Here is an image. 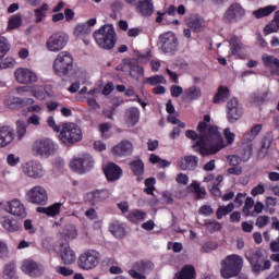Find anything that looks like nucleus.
Returning a JSON list of instances; mask_svg holds the SVG:
<instances>
[{
  "label": "nucleus",
  "mask_w": 279,
  "mask_h": 279,
  "mask_svg": "<svg viewBox=\"0 0 279 279\" xmlns=\"http://www.w3.org/2000/svg\"><path fill=\"white\" fill-rule=\"evenodd\" d=\"M208 123H210V116L205 114L204 121H201L197 126L198 134L203 135L192 145L194 151H197L201 156H213L226 147L219 128Z\"/></svg>",
  "instance_id": "nucleus-1"
},
{
  "label": "nucleus",
  "mask_w": 279,
  "mask_h": 279,
  "mask_svg": "<svg viewBox=\"0 0 279 279\" xmlns=\"http://www.w3.org/2000/svg\"><path fill=\"white\" fill-rule=\"evenodd\" d=\"M93 37L98 47L107 51L114 49V45H117V32L112 24L102 25L99 29L94 32Z\"/></svg>",
  "instance_id": "nucleus-2"
},
{
  "label": "nucleus",
  "mask_w": 279,
  "mask_h": 279,
  "mask_svg": "<svg viewBox=\"0 0 279 279\" xmlns=\"http://www.w3.org/2000/svg\"><path fill=\"white\" fill-rule=\"evenodd\" d=\"M82 128L73 122H65L61 124V131L59 134V140L66 147H71V145H75V143H80L82 141Z\"/></svg>",
  "instance_id": "nucleus-3"
},
{
  "label": "nucleus",
  "mask_w": 279,
  "mask_h": 279,
  "mask_svg": "<svg viewBox=\"0 0 279 279\" xmlns=\"http://www.w3.org/2000/svg\"><path fill=\"white\" fill-rule=\"evenodd\" d=\"M243 258L239 255H229L221 260L220 276L225 279L235 278L241 274Z\"/></svg>",
  "instance_id": "nucleus-4"
},
{
  "label": "nucleus",
  "mask_w": 279,
  "mask_h": 279,
  "mask_svg": "<svg viewBox=\"0 0 279 279\" xmlns=\"http://www.w3.org/2000/svg\"><path fill=\"white\" fill-rule=\"evenodd\" d=\"M245 258L252 267L253 274H260L265 269H271V260L265 259L260 248H251L245 253Z\"/></svg>",
  "instance_id": "nucleus-5"
},
{
  "label": "nucleus",
  "mask_w": 279,
  "mask_h": 279,
  "mask_svg": "<svg viewBox=\"0 0 279 279\" xmlns=\"http://www.w3.org/2000/svg\"><path fill=\"white\" fill-rule=\"evenodd\" d=\"M54 75L58 77H68L73 71V56L69 51H61L53 61Z\"/></svg>",
  "instance_id": "nucleus-6"
},
{
  "label": "nucleus",
  "mask_w": 279,
  "mask_h": 279,
  "mask_svg": "<svg viewBox=\"0 0 279 279\" xmlns=\"http://www.w3.org/2000/svg\"><path fill=\"white\" fill-rule=\"evenodd\" d=\"M99 260H101V254L98 251L87 250L78 256L77 265L80 269L90 271V269H95L99 265Z\"/></svg>",
  "instance_id": "nucleus-7"
},
{
  "label": "nucleus",
  "mask_w": 279,
  "mask_h": 279,
  "mask_svg": "<svg viewBox=\"0 0 279 279\" xmlns=\"http://www.w3.org/2000/svg\"><path fill=\"white\" fill-rule=\"evenodd\" d=\"M33 151L41 158H49V156H56L58 144L49 138L37 140L33 145Z\"/></svg>",
  "instance_id": "nucleus-8"
},
{
  "label": "nucleus",
  "mask_w": 279,
  "mask_h": 279,
  "mask_svg": "<svg viewBox=\"0 0 279 279\" xmlns=\"http://www.w3.org/2000/svg\"><path fill=\"white\" fill-rule=\"evenodd\" d=\"M154 262L149 259H140L132 264V269L129 270V276L133 279H147L143 274L154 271Z\"/></svg>",
  "instance_id": "nucleus-9"
},
{
  "label": "nucleus",
  "mask_w": 279,
  "mask_h": 279,
  "mask_svg": "<svg viewBox=\"0 0 279 279\" xmlns=\"http://www.w3.org/2000/svg\"><path fill=\"white\" fill-rule=\"evenodd\" d=\"M178 37L173 32H167L159 36V47L163 53L173 56L179 47Z\"/></svg>",
  "instance_id": "nucleus-10"
},
{
  "label": "nucleus",
  "mask_w": 279,
  "mask_h": 279,
  "mask_svg": "<svg viewBox=\"0 0 279 279\" xmlns=\"http://www.w3.org/2000/svg\"><path fill=\"white\" fill-rule=\"evenodd\" d=\"M69 43V36L66 34L58 32L52 34L46 41V49L48 51H52L53 53H58V51H62L66 47Z\"/></svg>",
  "instance_id": "nucleus-11"
},
{
  "label": "nucleus",
  "mask_w": 279,
  "mask_h": 279,
  "mask_svg": "<svg viewBox=\"0 0 279 279\" xmlns=\"http://www.w3.org/2000/svg\"><path fill=\"white\" fill-rule=\"evenodd\" d=\"M227 119L229 123H236L243 117L245 110L243 105L239 102V98L233 97L227 102Z\"/></svg>",
  "instance_id": "nucleus-12"
},
{
  "label": "nucleus",
  "mask_w": 279,
  "mask_h": 279,
  "mask_svg": "<svg viewBox=\"0 0 279 279\" xmlns=\"http://www.w3.org/2000/svg\"><path fill=\"white\" fill-rule=\"evenodd\" d=\"M22 272L29 278H40L45 274L43 265L36 263L34 259H24L21 266Z\"/></svg>",
  "instance_id": "nucleus-13"
},
{
  "label": "nucleus",
  "mask_w": 279,
  "mask_h": 279,
  "mask_svg": "<svg viewBox=\"0 0 279 279\" xmlns=\"http://www.w3.org/2000/svg\"><path fill=\"white\" fill-rule=\"evenodd\" d=\"M245 16V9L239 3L231 4L222 16L223 23H239Z\"/></svg>",
  "instance_id": "nucleus-14"
},
{
  "label": "nucleus",
  "mask_w": 279,
  "mask_h": 279,
  "mask_svg": "<svg viewBox=\"0 0 279 279\" xmlns=\"http://www.w3.org/2000/svg\"><path fill=\"white\" fill-rule=\"evenodd\" d=\"M28 202L31 204H36L37 206H45L49 201L47 195V190L43 186H34L27 192Z\"/></svg>",
  "instance_id": "nucleus-15"
},
{
  "label": "nucleus",
  "mask_w": 279,
  "mask_h": 279,
  "mask_svg": "<svg viewBox=\"0 0 279 279\" xmlns=\"http://www.w3.org/2000/svg\"><path fill=\"white\" fill-rule=\"evenodd\" d=\"M14 76L19 84H35V82H38V74L25 68L16 69L14 72Z\"/></svg>",
  "instance_id": "nucleus-16"
},
{
  "label": "nucleus",
  "mask_w": 279,
  "mask_h": 279,
  "mask_svg": "<svg viewBox=\"0 0 279 279\" xmlns=\"http://www.w3.org/2000/svg\"><path fill=\"white\" fill-rule=\"evenodd\" d=\"M36 101L34 100V98H19L15 97L11 100V108H25V106H29L27 107V112H40V110H43V108L40 107V105H34Z\"/></svg>",
  "instance_id": "nucleus-17"
},
{
  "label": "nucleus",
  "mask_w": 279,
  "mask_h": 279,
  "mask_svg": "<svg viewBox=\"0 0 279 279\" xmlns=\"http://www.w3.org/2000/svg\"><path fill=\"white\" fill-rule=\"evenodd\" d=\"M22 171L27 178H33L34 180L43 178V165L38 161L31 160L25 162L22 167Z\"/></svg>",
  "instance_id": "nucleus-18"
},
{
  "label": "nucleus",
  "mask_w": 279,
  "mask_h": 279,
  "mask_svg": "<svg viewBox=\"0 0 279 279\" xmlns=\"http://www.w3.org/2000/svg\"><path fill=\"white\" fill-rule=\"evenodd\" d=\"M110 197V191L104 190H95L85 195V199L90 204V206H97V204H101V202H106Z\"/></svg>",
  "instance_id": "nucleus-19"
},
{
  "label": "nucleus",
  "mask_w": 279,
  "mask_h": 279,
  "mask_svg": "<svg viewBox=\"0 0 279 279\" xmlns=\"http://www.w3.org/2000/svg\"><path fill=\"white\" fill-rule=\"evenodd\" d=\"M175 16V14H179V16H184L186 14V7L184 4H180L178 8L173 4L169 5V8L165 12L157 11V17L155 20L156 23H162L165 21V16Z\"/></svg>",
  "instance_id": "nucleus-20"
},
{
  "label": "nucleus",
  "mask_w": 279,
  "mask_h": 279,
  "mask_svg": "<svg viewBox=\"0 0 279 279\" xmlns=\"http://www.w3.org/2000/svg\"><path fill=\"white\" fill-rule=\"evenodd\" d=\"M104 173L109 182H117V180H121V175H123V169H121V167L114 162H109L104 168Z\"/></svg>",
  "instance_id": "nucleus-21"
},
{
  "label": "nucleus",
  "mask_w": 279,
  "mask_h": 279,
  "mask_svg": "<svg viewBox=\"0 0 279 279\" xmlns=\"http://www.w3.org/2000/svg\"><path fill=\"white\" fill-rule=\"evenodd\" d=\"M132 151H134V147L132 146V142L124 140L120 142L118 145L113 146L111 153L113 156H118L119 158H123L125 156H132Z\"/></svg>",
  "instance_id": "nucleus-22"
},
{
  "label": "nucleus",
  "mask_w": 279,
  "mask_h": 279,
  "mask_svg": "<svg viewBox=\"0 0 279 279\" xmlns=\"http://www.w3.org/2000/svg\"><path fill=\"white\" fill-rule=\"evenodd\" d=\"M7 213L14 215V217H21L25 219L27 217V211L25 210V205L21 201L14 198L8 202Z\"/></svg>",
  "instance_id": "nucleus-23"
},
{
  "label": "nucleus",
  "mask_w": 279,
  "mask_h": 279,
  "mask_svg": "<svg viewBox=\"0 0 279 279\" xmlns=\"http://www.w3.org/2000/svg\"><path fill=\"white\" fill-rule=\"evenodd\" d=\"M0 225L7 232H19L23 225L17 219H14L8 215L0 216Z\"/></svg>",
  "instance_id": "nucleus-24"
},
{
  "label": "nucleus",
  "mask_w": 279,
  "mask_h": 279,
  "mask_svg": "<svg viewBox=\"0 0 279 279\" xmlns=\"http://www.w3.org/2000/svg\"><path fill=\"white\" fill-rule=\"evenodd\" d=\"M60 256L63 265H73V263H75V251L71 248L69 242L61 243Z\"/></svg>",
  "instance_id": "nucleus-25"
},
{
  "label": "nucleus",
  "mask_w": 279,
  "mask_h": 279,
  "mask_svg": "<svg viewBox=\"0 0 279 279\" xmlns=\"http://www.w3.org/2000/svg\"><path fill=\"white\" fill-rule=\"evenodd\" d=\"M135 10L140 16L149 17L154 14V0H138Z\"/></svg>",
  "instance_id": "nucleus-26"
},
{
  "label": "nucleus",
  "mask_w": 279,
  "mask_h": 279,
  "mask_svg": "<svg viewBox=\"0 0 279 279\" xmlns=\"http://www.w3.org/2000/svg\"><path fill=\"white\" fill-rule=\"evenodd\" d=\"M199 165V157L195 155H187L181 159L179 167L181 171H195Z\"/></svg>",
  "instance_id": "nucleus-27"
},
{
  "label": "nucleus",
  "mask_w": 279,
  "mask_h": 279,
  "mask_svg": "<svg viewBox=\"0 0 279 279\" xmlns=\"http://www.w3.org/2000/svg\"><path fill=\"white\" fill-rule=\"evenodd\" d=\"M126 69H129L131 76H132V73H135V75H140V76L145 75V70L143 69V66H141L137 63H133L130 60L124 61L123 64H120L117 66V71L125 72Z\"/></svg>",
  "instance_id": "nucleus-28"
},
{
  "label": "nucleus",
  "mask_w": 279,
  "mask_h": 279,
  "mask_svg": "<svg viewBox=\"0 0 279 279\" xmlns=\"http://www.w3.org/2000/svg\"><path fill=\"white\" fill-rule=\"evenodd\" d=\"M14 141V129L10 126L0 128V147H8Z\"/></svg>",
  "instance_id": "nucleus-29"
},
{
  "label": "nucleus",
  "mask_w": 279,
  "mask_h": 279,
  "mask_svg": "<svg viewBox=\"0 0 279 279\" xmlns=\"http://www.w3.org/2000/svg\"><path fill=\"white\" fill-rule=\"evenodd\" d=\"M129 167L133 175H136L137 182H141L145 175V162L142 159H135L129 163Z\"/></svg>",
  "instance_id": "nucleus-30"
},
{
  "label": "nucleus",
  "mask_w": 279,
  "mask_h": 279,
  "mask_svg": "<svg viewBox=\"0 0 279 279\" xmlns=\"http://www.w3.org/2000/svg\"><path fill=\"white\" fill-rule=\"evenodd\" d=\"M187 27L193 31L195 34H199L204 29V21L199 17L198 14H193L186 22Z\"/></svg>",
  "instance_id": "nucleus-31"
},
{
  "label": "nucleus",
  "mask_w": 279,
  "mask_h": 279,
  "mask_svg": "<svg viewBox=\"0 0 279 279\" xmlns=\"http://www.w3.org/2000/svg\"><path fill=\"white\" fill-rule=\"evenodd\" d=\"M184 99H187V101H197L198 99H202V88L196 85L185 88Z\"/></svg>",
  "instance_id": "nucleus-32"
},
{
  "label": "nucleus",
  "mask_w": 279,
  "mask_h": 279,
  "mask_svg": "<svg viewBox=\"0 0 279 279\" xmlns=\"http://www.w3.org/2000/svg\"><path fill=\"white\" fill-rule=\"evenodd\" d=\"M125 116L128 125L134 128V125H136L141 119V111L136 107H131L126 110Z\"/></svg>",
  "instance_id": "nucleus-33"
},
{
  "label": "nucleus",
  "mask_w": 279,
  "mask_h": 279,
  "mask_svg": "<svg viewBox=\"0 0 279 279\" xmlns=\"http://www.w3.org/2000/svg\"><path fill=\"white\" fill-rule=\"evenodd\" d=\"M230 47H231V52L233 56H238V58L243 57V49L245 48V45L241 43V39L236 35L231 37L230 39Z\"/></svg>",
  "instance_id": "nucleus-34"
},
{
  "label": "nucleus",
  "mask_w": 279,
  "mask_h": 279,
  "mask_svg": "<svg viewBox=\"0 0 279 279\" xmlns=\"http://www.w3.org/2000/svg\"><path fill=\"white\" fill-rule=\"evenodd\" d=\"M230 98V88L228 86L220 85L215 94L213 101L214 104H223Z\"/></svg>",
  "instance_id": "nucleus-35"
},
{
  "label": "nucleus",
  "mask_w": 279,
  "mask_h": 279,
  "mask_svg": "<svg viewBox=\"0 0 279 279\" xmlns=\"http://www.w3.org/2000/svg\"><path fill=\"white\" fill-rule=\"evenodd\" d=\"M195 266L193 265H184L181 268V271L175 275L177 279H195Z\"/></svg>",
  "instance_id": "nucleus-36"
},
{
  "label": "nucleus",
  "mask_w": 279,
  "mask_h": 279,
  "mask_svg": "<svg viewBox=\"0 0 279 279\" xmlns=\"http://www.w3.org/2000/svg\"><path fill=\"white\" fill-rule=\"evenodd\" d=\"M279 29V10L275 12V16L270 23H268L264 27V34L268 36V34H274Z\"/></svg>",
  "instance_id": "nucleus-37"
},
{
  "label": "nucleus",
  "mask_w": 279,
  "mask_h": 279,
  "mask_svg": "<svg viewBox=\"0 0 279 279\" xmlns=\"http://www.w3.org/2000/svg\"><path fill=\"white\" fill-rule=\"evenodd\" d=\"M265 66L270 69L276 75H279V59L274 56H268L263 59Z\"/></svg>",
  "instance_id": "nucleus-38"
},
{
  "label": "nucleus",
  "mask_w": 279,
  "mask_h": 279,
  "mask_svg": "<svg viewBox=\"0 0 279 279\" xmlns=\"http://www.w3.org/2000/svg\"><path fill=\"white\" fill-rule=\"evenodd\" d=\"M147 214H145V211L141 210V209H132L126 218L129 219V221H131V223H138V221H144L145 217Z\"/></svg>",
  "instance_id": "nucleus-39"
},
{
  "label": "nucleus",
  "mask_w": 279,
  "mask_h": 279,
  "mask_svg": "<svg viewBox=\"0 0 279 279\" xmlns=\"http://www.w3.org/2000/svg\"><path fill=\"white\" fill-rule=\"evenodd\" d=\"M109 231L116 239H123L125 236V228H123V225L119 223L118 221L112 222L109 226Z\"/></svg>",
  "instance_id": "nucleus-40"
},
{
  "label": "nucleus",
  "mask_w": 279,
  "mask_h": 279,
  "mask_svg": "<svg viewBox=\"0 0 279 279\" xmlns=\"http://www.w3.org/2000/svg\"><path fill=\"white\" fill-rule=\"evenodd\" d=\"M269 97V93L264 92V93H254L251 96V104H255V106H263L265 101H267Z\"/></svg>",
  "instance_id": "nucleus-41"
},
{
  "label": "nucleus",
  "mask_w": 279,
  "mask_h": 279,
  "mask_svg": "<svg viewBox=\"0 0 279 279\" xmlns=\"http://www.w3.org/2000/svg\"><path fill=\"white\" fill-rule=\"evenodd\" d=\"M234 210V203H229L227 206H219L216 211L217 219H223L226 215H230Z\"/></svg>",
  "instance_id": "nucleus-42"
},
{
  "label": "nucleus",
  "mask_w": 279,
  "mask_h": 279,
  "mask_svg": "<svg viewBox=\"0 0 279 279\" xmlns=\"http://www.w3.org/2000/svg\"><path fill=\"white\" fill-rule=\"evenodd\" d=\"M272 12H276L275 5H268L265 8H260L253 12L255 19H264V16H269Z\"/></svg>",
  "instance_id": "nucleus-43"
},
{
  "label": "nucleus",
  "mask_w": 279,
  "mask_h": 279,
  "mask_svg": "<svg viewBox=\"0 0 279 279\" xmlns=\"http://www.w3.org/2000/svg\"><path fill=\"white\" fill-rule=\"evenodd\" d=\"M70 169L74 171V173L84 174V166L82 156L78 158H73L70 162Z\"/></svg>",
  "instance_id": "nucleus-44"
},
{
  "label": "nucleus",
  "mask_w": 279,
  "mask_h": 279,
  "mask_svg": "<svg viewBox=\"0 0 279 279\" xmlns=\"http://www.w3.org/2000/svg\"><path fill=\"white\" fill-rule=\"evenodd\" d=\"M49 11V4L43 3L38 9H35V23H43V19L47 16L45 12Z\"/></svg>",
  "instance_id": "nucleus-45"
},
{
  "label": "nucleus",
  "mask_w": 279,
  "mask_h": 279,
  "mask_svg": "<svg viewBox=\"0 0 279 279\" xmlns=\"http://www.w3.org/2000/svg\"><path fill=\"white\" fill-rule=\"evenodd\" d=\"M82 159H83V173L90 171V169L95 167V159H93V156L88 154H84L82 155Z\"/></svg>",
  "instance_id": "nucleus-46"
},
{
  "label": "nucleus",
  "mask_w": 279,
  "mask_h": 279,
  "mask_svg": "<svg viewBox=\"0 0 279 279\" xmlns=\"http://www.w3.org/2000/svg\"><path fill=\"white\" fill-rule=\"evenodd\" d=\"M191 187L195 193V199H204L206 197V187H201L199 182L193 181Z\"/></svg>",
  "instance_id": "nucleus-47"
},
{
  "label": "nucleus",
  "mask_w": 279,
  "mask_h": 279,
  "mask_svg": "<svg viewBox=\"0 0 279 279\" xmlns=\"http://www.w3.org/2000/svg\"><path fill=\"white\" fill-rule=\"evenodd\" d=\"M92 32H93V29L90 27H88V25L78 24L74 29V36L80 38L82 36H88Z\"/></svg>",
  "instance_id": "nucleus-48"
},
{
  "label": "nucleus",
  "mask_w": 279,
  "mask_h": 279,
  "mask_svg": "<svg viewBox=\"0 0 279 279\" xmlns=\"http://www.w3.org/2000/svg\"><path fill=\"white\" fill-rule=\"evenodd\" d=\"M3 274L9 279H16V264L14 262L7 264Z\"/></svg>",
  "instance_id": "nucleus-49"
},
{
  "label": "nucleus",
  "mask_w": 279,
  "mask_h": 279,
  "mask_svg": "<svg viewBox=\"0 0 279 279\" xmlns=\"http://www.w3.org/2000/svg\"><path fill=\"white\" fill-rule=\"evenodd\" d=\"M146 84H149V86H158V84H167V78H165L161 74H156L154 76L146 78Z\"/></svg>",
  "instance_id": "nucleus-50"
},
{
  "label": "nucleus",
  "mask_w": 279,
  "mask_h": 279,
  "mask_svg": "<svg viewBox=\"0 0 279 279\" xmlns=\"http://www.w3.org/2000/svg\"><path fill=\"white\" fill-rule=\"evenodd\" d=\"M205 226L210 234H215V232H220L222 226L219 221L208 220L205 222Z\"/></svg>",
  "instance_id": "nucleus-51"
},
{
  "label": "nucleus",
  "mask_w": 279,
  "mask_h": 279,
  "mask_svg": "<svg viewBox=\"0 0 279 279\" xmlns=\"http://www.w3.org/2000/svg\"><path fill=\"white\" fill-rule=\"evenodd\" d=\"M219 247V244L216 241H208L203 243L201 252L203 254H210V252H215Z\"/></svg>",
  "instance_id": "nucleus-52"
},
{
  "label": "nucleus",
  "mask_w": 279,
  "mask_h": 279,
  "mask_svg": "<svg viewBox=\"0 0 279 279\" xmlns=\"http://www.w3.org/2000/svg\"><path fill=\"white\" fill-rule=\"evenodd\" d=\"M10 41H8V38L0 37V60L5 58L8 51H10Z\"/></svg>",
  "instance_id": "nucleus-53"
},
{
  "label": "nucleus",
  "mask_w": 279,
  "mask_h": 279,
  "mask_svg": "<svg viewBox=\"0 0 279 279\" xmlns=\"http://www.w3.org/2000/svg\"><path fill=\"white\" fill-rule=\"evenodd\" d=\"M45 92L48 95V97L51 96V94H49V92H47V86H45V88L36 87L35 89L32 90V95L36 99H39V101H43V99H45V97H46Z\"/></svg>",
  "instance_id": "nucleus-54"
},
{
  "label": "nucleus",
  "mask_w": 279,
  "mask_h": 279,
  "mask_svg": "<svg viewBox=\"0 0 279 279\" xmlns=\"http://www.w3.org/2000/svg\"><path fill=\"white\" fill-rule=\"evenodd\" d=\"M254 208V198L247 197L244 203L243 213L246 217H254V213L251 209Z\"/></svg>",
  "instance_id": "nucleus-55"
},
{
  "label": "nucleus",
  "mask_w": 279,
  "mask_h": 279,
  "mask_svg": "<svg viewBox=\"0 0 279 279\" xmlns=\"http://www.w3.org/2000/svg\"><path fill=\"white\" fill-rule=\"evenodd\" d=\"M62 210V203H54L48 206V217H58Z\"/></svg>",
  "instance_id": "nucleus-56"
},
{
  "label": "nucleus",
  "mask_w": 279,
  "mask_h": 279,
  "mask_svg": "<svg viewBox=\"0 0 279 279\" xmlns=\"http://www.w3.org/2000/svg\"><path fill=\"white\" fill-rule=\"evenodd\" d=\"M263 131V124H255L246 134L248 136V141H254V138L260 134Z\"/></svg>",
  "instance_id": "nucleus-57"
},
{
  "label": "nucleus",
  "mask_w": 279,
  "mask_h": 279,
  "mask_svg": "<svg viewBox=\"0 0 279 279\" xmlns=\"http://www.w3.org/2000/svg\"><path fill=\"white\" fill-rule=\"evenodd\" d=\"M16 132H17V138L21 141L25 134H27V123L24 121H17L16 122Z\"/></svg>",
  "instance_id": "nucleus-58"
},
{
  "label": "nucleus",
  "mask_w": 279,
  "mask_h": 279,
  "mask_svg": "<svg viewBox=\"0 0 279 279\" xmlns=\"http://www.w3.org/2000/svg\"><path fill=\"white\" fill-rule=\"evenodd\" d=\"M21 15L15 14L9 20V29H16L17 27H21Z\"/></svg>",
  "instance_id": "nucleus-59"
},
{
  "label": "nucleus",
  "mask_w": 279,
  "mask_h": 279,
  "mask_svg": "<svg viewBox=\"0 0 279 279\" xmlns=\"http://www.w3.org/2000/svg\"><path fill=\"white\" fill-rule=\"evenodd\" d=\"M15 62L16 61L12 57L5 58L4 60H2L0 62V71H2L3 69H12V66H14Z\"/></svg>",
  "instance_id": "nucleus-60"
},
{
  "label": "nucleus",
  "mask_w": 279,
  "mask_h": 279,
  "mask_svg": "<svg viewBox=\"0 0 279 279\" xmlns=\"http://www.w3.org/2000/svg\"><path fill=\"white\" fill-rule=\"evenodd\" d=\"M215 213V209L210 205H203L198 209V215H204V217H210Z\"/></svg>",
  "instance_id": "nucleus-61"
},
{
  "label": "nucleus",
  "mask_w": 279,
  "mask_h": 279,
  "mask_svg": "<svg viewBox=\"0 0 279 279\" xmlns=\"http://www.w3.org/2000/svg\"><path fill=\"white\" fill-rule=\"evenodd\" d=\"M184 93V88H182V86L179 85H172L170 87V95L171 97L178 98L180 97V95H182Z\"/></svg>",
  "instance_id": "nucleus-62"
},
{
  "label": "nucleus",
  "mask_w": 279,
  "mask_h": 279,
  "mask_svg": "<svg viewBox=\"0 0 279 279\" xmlns=\"http://www.w3.org/2000/svg\"><path fill=\"white\" fill-rule=\"evenodd\" d=\"M269 147H271V138L264 137L259 149L260 154H267V151H269Z\"/></svg>",
  "instance_id": "nucleus-63"
},
{
  "label": "nucleus",
  "mask_w": 279,
  "mask_h": 279,
  "mask_svg": "<svg viewBox=\"0 0 279 279\" xmlns=\"http://www.w3.org/2000/svg\"><path fill=\"white\" fill-rule=\"evenodd\" d=\"M269 223V216H258L255 222L257 228H265Z\"/></svg>",
  "instance_id": "nucleus-64"
}]
</instances>
